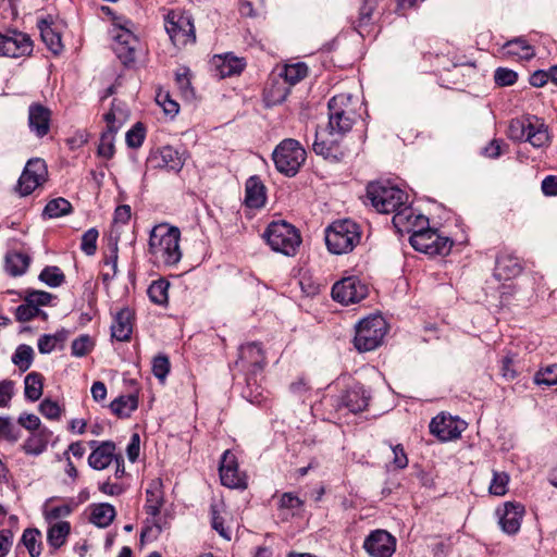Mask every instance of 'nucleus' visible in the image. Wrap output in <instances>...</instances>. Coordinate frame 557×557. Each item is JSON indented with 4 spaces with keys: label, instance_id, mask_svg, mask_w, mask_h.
<instances>
[{
    "label": "nucleus",
    "instance_id": "f257e3e1",
    "mask_svg": "<svg viewBox=\"0 0 557 557\" xmlns=\"http://www.w3.org/2000/svg\"><path fill=\"white\" fill-rule=\"evenodd\" d=\"M329 124L327 129L323 132L315 131V140L313 143V151L322 156L324 159L338 162L345 153L341 150L334 138H324L327 132L331 137L334 135H345L348 133L357 121V112L355 109L354 98L348 94H339L332 97L327 104Z\"/></svg>",
    "mask_w": 557,
    "mask_h": 557
},
{
    "label": "nucleus",
    "instance_id": "f03ea898",
    "mask_svg": "<svg viewBox=\"0 0 557 557\" xmlns=\"http://www.w3.org/2000/svg\"><path fill=\"white\" fill-rule=\"evenodd\" d=\"M181 232L175 226L159 224L150 232L149 252L165 265H175L182 258Z\"/></svg>",
    "mask_w": 557,
    "mask_h": 557
},
{
    "label": "nucleus",
    "instance_id": "7ed1b4c3",
    "mask_svg": "<svg viewBox=\"0 0 557 557\" xmlns=\"http://www.w3.org/2000/svg\"><path fill=\"white\" fill-rule=\"evenodd\" d=\"M508 135L512 140L530 143L534 148L548 147L553 137L548 125L536 115L511 120Z\"/></svg>",
    "mask_w": 557,
    "mask_h": 557
},
{
    "label": "nucleus",
    "instance_id": "20e7f679",
    "mask_svg": "<svg viewBox=\"0 0 557 557\" xmlns=\"http://www.w3.org/2000/svg\"><path fill=\"white\" fill-rule=\"evenodd\" d=\"M360 238L359 225L348 219L333 222L325 231L327 249L335 255L351 251L360 242Z\"/></svg>",
    "mask_w": 557,
    "mask_h": 557
},
{
    "label": "nucleus",
    "instance_id": "39448f33",
    "mask_svg": "<svg viewBox=\"0 0 557 557\" xmlns=\"http://www.w3.org/2000/svg\"><path fill=\"white\" fill-rule=\"evenodd\" d=\"M263 237L272 250L285 256H295L301 244L298 230L285 221L271 222Z\"/></svg>",
    "mask_w": 557,
    "mask_h": 557
},
{
    "label": "nucleus",
    "instance_id": "423d86ee",
    "mask_svg": "<svg viewBox=\"0 0 557 557\" xmlns=\"http://www.w3.org/2000/svg\"><path fill=\"white\" fill-rule=\"evenodd\" d=\"M367 197L375 210L384 214H395L408 201V195L403 189L384 183H370Z\"/></svg>",
    "mask_w": 557,
    "mask_h": 557
},
{
    "label": "nucleus",
    "instance_id": "0eeeda50",
    "mask_svg": "<svg viewBox=\"0 0 557 557\" xmlns=\"http://www.w3.org/2000/svg\"><path fill=\"white\" fill-rule=\"evenodd\" d=\"M306 150L293 138L282 140L274 149L272 159L276 170L286 175L295 176L306 161Z\"/></svg>",
    "mask_w": 557,
    "mask_h": 557
},
{
    "label": "nucleus",
    "instance_id": "6e6552de",
    "mask_svg": "<svg viewBox=\"0 0 557 557\" xmlns=\"http://www.w3.org/2000/svg\"><path fill=\"white\" fill-rule=\"evenodd\" d=\"M387 332L385 320L381 315H372L361 320L356 326L354 338L358 351H370L379 347Z\"/></svg>",
    "mask_w": 557,
    "mask_h": 557
},
{
    "label": "nucleus",
    "instance_id": "1a4fd4ad",
    "mask_svg": "<svg viewBox=\"0 0 557 557\" xmlns=\"http://www.w3.org/2000/svg\"><path fill=\"white\" fill-rule=\"evenodd\" d=\"M409 243L414 250L429 256H446L453 247V242L448 237L441 236L428 226L414 230Z\"/></svg>",
    "mask_w": 557,
    "mask_h": 557
},
{
    "label": "nucleus",
    "instance_id": "9d476101",
    "mask_svg": "<svg viewBox=\"0 0 557 557\" xmlns=\"http://www.w3.org/2000/svg\"><path fill=\"white\" fill-rule=\"evenodd\" d=\"M165 30L172 42L180 47L196 41L195 26L189 13L172 10L164 20Z\"/></svg>",
    "mask_w": 557,
    "mask_h": 557
},
{
    "label": "nucleus",
    "instance_id": "9b49d317",
    "mask_svg": "<svg viewBox=\"0 0 557 557\" xmlns=\"http://www.w3.org/2000/svg\"><path fill=\"white\" fill-rule=\"evenodd\" d=\"M48 177V169L45 160L32 158L27 161L15 186V191L25 197L41 186Z\"/></svg>",
    "mask_w": 557,
    "mask_h": 557
},
{
    "label": "nucleus",
    "instance_id": "f8f14e48",
    "mask_svg": "<svg viewBox=\"0 0 557 557\" xmlns=\"http://www.w3.org/2000/svg\"><path fill=\"white\" fill-rule=\"evenodd\" d=\"M34 44L30 36L17 29L0 33V57L22 58L33 52Z\"/></svg>",
    "mask_w": 557,
    "mask_h": 557
},
{
    "label": "nucleus",
    "instance_id": "ddd939ff",
    "mask_svg": "<svg viewBox=\"0 0 557 557\" xmlns=\"http://www.w3.org/2000/svg\"><path fill=\"white\" fill-rule=\"evenodd\" d=\"M368 293V286L357 276L344 277L332 287L333 299L346 306L361 301Z\"/></svg>",
    "mask_w": 557,
    "mask_h": 557
},
{
    "label": "nucleus",
    "instance_id": "4468645a",
    "mask_svg": "<svg viewBox=\"0 0 557 557\" xmlns=\"http://www.w3.org/2000/svg\"><path fill=\"white\" fill-rule=\"evenodd\" d=\"M221 483L230 488L245 490L247 487L246 475L238 470L237 458L231 450H225L222 455L220 467Z\"/></svg>",
    "mask_w": 557,
    "mask_h": 557
},
{
    "label": "nucleus",
    "instance_id": "2eb2a0df",
    "mask_svg": "<svg viewBox=\"0 0 557 557\" xmlns=\"http://www.w3.org/2000/svg\"><path fill=\"white\" fill-rule=\"evenodd\" d=\"M127 24H131V22L127 21L125 25L120 26L114 34V50L117 58L125 65L135 61L136 50L139 46L138 38L127 27Z\"/></svg>",
    "mask_w": 557,
    "mask_h": 557
},
{
    "label": "nucleus",
    "instance_id": "dca6fc26",
    "mask_svg": "<svg viewBox=\"0 0 557 557\" xmlns=\"http://www.w3.org/2000/svg\"><path fill=\"white\" fill-rule=\"evenodd\" d=\"M363 548L371 557H392L396 539L385 530H374L366 537Z\"/></svg>",
    "mask_w": 557,
    "mask_h": 557
},
{
    "label": "nucleus",
    "instance_id": "f3484780",
    "mask_svg": "<svg viewBox=\"0 0 557 557\" xmlns=\"http://www.w3.org/2000/svg\"><path fill=\"white\" fill-rule=\"evenodd\" d=\"M393 225L399 234L412 235L414 230L429 225V220L422 214H416L407 203L393 216Z\"/></svg>",
    "mask_w": 557,
    "mask_h": 557
},
{
    "label": "nucleus",
    "instance_id": "a211bd4d",
    "mask_svg": "<svg viewBox=\"0 0 557 557\" xmlns=\"http://www.w3.org/2000/svg\"><path fill=\"white\" fill-rule=\"evenodd\" d=\"M463 422L453 417L438 414L430 423V432L441 441L458 438L463 431Z\"/></svg>",
    "mask_w": 557,
    "mask_h": 557
},
{
    "label": "nucleus",
    "instance_id": "6ab92c4d",
    "mask_svg": "<svg viewBox=\"0 0 557 557\" xmlns=\"http://www.w3.org/2000/svg\"><path fill=\"white\" fill-rule=\"evenodd\" d=\"M245 66V60L237 58L232 53L216 54L211 60L212 71L219 78L238 75L243 72Z\"/></svg>",
    "mask_w": 557,
    "mask_h": 557
},
{
    "label": "nucleus",
    "instance_id": "aec40b11",
    "mask_svg": "<svg viewBox=\"0 0 557 557\" xmlns=\"http://www.w3.org/2000/svg\"><path fill=\"white\" fill-rule=\"evenodd\" d=\"M51 111L40 104L32 103L28 108V126L38 138L45 137L50 131Z\"/></svg>",
    "mask_w": 557,
    "mask_h": 557
},
{
    "label": "nucleus",
    "instance_id": "412c9836",
    "mask_svg": "<svg viewBox=\"0 0 557 557\" xmlns=\"http://www.w3.org/2000/svg\"><path fill=\"white\" fill-rule=\"evenodd\" d=\"M238 361L251 373L262 371L265 366V357L260 344L253 342L240 346Z\"/></svg>",
    "mask_w": 557,
    "mask_h": 557
},
{
    "label": "nucleus",
    "instance_id": "4be33fe9",
    "mask_svg": "<svg viewBox=\"0 0 557 557\" xmlns=\"http://www.w3.org/2000/svg\"><path fill=\"white\" fill-rule=\"evenodd\" d=\"M369 399L370 396L363 386L355 384L341 396L339 406L347 408L352 413H358L368 407Z\"/></svg>",
    "mask_w": 557,
    "mask_h": 557
},
{
    "label": "nucleus",
    "instance_id": "5701e85b",
    "mask_svg": "<svg viewBox=\"0 0 557 557\" xmlns=\"http://www.w3.org/2000/svg\"><path fill=\"white\" fill-rule=\"evenodd\" d=\"M134 312L129 308L121 309L111 325V336L119 342H128L133 333Z\"/></svg>",
    "mask_w": 557,
    "mask_h": 557
},
{
    "label": "nucleus",
    "instance_id": "b1692460",
    "mask_svg": "<svg viewBox=\"0 0 557 557\" xmlns=\"http://www.w3.org/2000/svg\"><path fill=\"white\" fill-rule=\"evenodd\" d=\"M115 444L111 441L101 442L88 457V465L95 470L108 468L117 457Z\"/></svg>",
    "mask_w": 557,
    "mask_h": 557
},
{
    "label": "nucleus",
    "instance_id": "393cba45",
    "mask_svg": "<svg viewBox=\"0 0 557 557\" xmlns=\"http://www.w3.org/2000/svg\"><path fill=\"white\" fill-rule=\"evenodd\" d=\"M267 200L265 186L259 176H250L245 185V203L251 209H260Z\"/></svg>",
    "mask_w": 557,
    "mask_h": 557
},
{
    "label": "nucleus",
    "instance_id": "a878e982",
    "mask_svg": "<svg viewBox=\"0 0 557 557\" xmlns=\"http://www.w3.org/2000/svg\"><path fill=\"white\" fill-rule=\"evenodd\" d=\"M524 508L520 504L507 503L504 512L499 518L502 530L507 534H515L519 531Z\"/></svg>",
    "mask_w": 557,
    "mask_h": 557
},
{
    "label": "nucleus",
    "instance_id": "bb28decb",
    "mask_svg": "<svg viewBox=\"0 0 557 557\" xmlns=\"http://www.w3.org/2000/svg\"><path fill=\"white\" fill-rule=\"evenodd\" d=\"M152 160L157 162L156 166L166 169L168 171L178 172L184 165L182 156L171 146L160 148Z\"/></svg>",
    "mask_w": 557,
    "mask_h": 557
},
{
    "label": "nucleus",
    "instance_id": "cd10ccee",
    "mask_svg": "<svg viewBox=\"0 0 557 557\" xmlns=\"http://www.w3.org/2000/svg\"><path fill=\"white\" fill-rule=\"evenodd\" d=\"M164 504L162 483L159 480H154L150 483L146 490V505L145 510L147 515L156 518L159 516L160 510Z\"/></svg>",
    "mask_w": 557,
    "mask_h": 557
},
{
    "label": "nucleus",
    "instance_id": "c85d7f7f",
    "mask_svg": "<svg viewBox=\"0 0 557 557\" xmlns=\"http://www.w3.org/2000/svg\"><path fill=\"white\" fill-rule=\"evenodd\" d=\"M40 36L47 48L55 55L63 51L61 33L55 26L47 21H40L38 24Z\"/></svg>",
    "mask_w": 557,
    "mask_h": 557
},
{
    "label": "nucleus",
    "instance_id": "c756f323",
    "mask_svg": "<svg viewBox=\"0 0 557 557\" xmlns=\"http://www.w3.org/2000/svg\"><path fill=\"white\" fill-rule=\"evenodd\" d=\"M522 268L516 257L504 255L496 259L495 276L498 280H510L520 274Z\"/></svg>",
    "mask_w": 557,
    "mask_h": 557
},
{
    "label": "nucleus",
    "instance_id": "7c9ffc66",
    "mask_svg": "<svg viewBox=\"0 0 557 557\" xmlns=\"http://www.w3.org/2000/svg\"><path fill=\"white\" fill-rule=\"evenodd\" d=\"M71 532V525L67 521H58L51 524L47 531V542L53 550L62 547Z\"/></svg>",
    "mask_w": 557,
    "mask_h": 557
},
{
    "label": "nucleus",
    "instance_id": "2f4dec72",
    "mask_svg": "<svg viewBox=\"0 0 557 557\" xmlns=\"http://www.w3.org/2000/svg\"><path fill=\"white\" fill-rule=\"evenodd\" d=\"M51 432L47 429L33 433L23 444L25 454L38 456L42 454L48 445Z\"/></svg>",
    "mask_w": 557,
    "mask_h": 557
},
{
    "label": "nucleus",
    "instance_id": "473e14b6",
    "mask_svg": "<svg viewBox=\"0 0 557 557\" xmlns=\"http://www.w3.org/2000/svg\"><path fill=\"white\" fill-rule=\"evenodd\" d=\"M504 54L517 57L519 59L530 60L534 57V49L522 37L507 41L503 46Z\"/></svg>",
    "mask_w": 557,
    "mask_h": 557
},
{
    "label": "nucleus",
    "instance_id": "72a5a7b5",
    "mask_svg": "<svg viewBox=\"0 0 557 557\" xmlns=\"http://www.w3.org/2000/svg\"><path fill=\"white\" fill-rule=\"evenodd\" d=\"M115 515V508L111 504L101 503L91 507L90 521L99 528H107L114 520Z\"/></svg>",
    "mask_w": 557,
    "mask_h": 557
},
{
    "label": "nucleus",
    "instance_id": "f704fd0d",
    "mask_svg": "<svg viewBox=\"0 0 557 557\" xmlns=\"http://www.w3.org/2000/svg\"><path fill=\"white\" fill-rule=\"evenodd\" d=\"M137 407L138 398L133 394L122 395L110 404L112 412L119 418H128Z\"/></svg>",
    "mask_w": 557,
    "mask_h": 557
},
{
    "label": "nucleus",
    "instance_id": "c9c22d12",
    "mask_svg": "<svg viewBox=\"0 0 557 557\" xmlns=\"http://www.w3.org/2000/svg\"><path fill=\"white\" fill-rule=\"evenodd\" d=\"M379 0H363L362 4L359 9V16L356 22H354V28L360 34L363 35V29L370 26L373 22V13L377 8Z\"/></svg>",
    "mask_w": 557,
    "mask_h": 557
},
{
    "label": "nucleus",
    "instance_id": "e433bc0d",
    "mask_svg": "<svg viewBox=\"0 0 557 557\" xmlns=\"http://www.w3.org/2000/svg\"><path fill=\"white\" fill-rule=\"evenodd\" d=\"M308 75V66L304 62H297L293 64L284 65L283 70L278 74V77L284 79V83L289 86L296 85Z\"/></svg>",
    "mask_w": 557,
    "mask_h": 557
},
{
    "label": "nucleus",
    "instance_id": "4c0bfd02",
    "mask_svg": "<svg viewBox=\"0 0 557 557\" xmlns=\"http://www.w3.org/2000/svg\"><path fill=\"white\" fill-rule=\"evenodd\" d=\"M24 394L30 401L38 400L42 395L44 376L38 372H30L24 380Z\"/></svg>",
    "mask_w": 557,
    "mask_h": 557
},
{
    "label": "nucleus",
    "instance_id": "58836bf2",
    "mask_svg": "<svg viewBox=\"0 0 557 557\" xmlns=\"http://www.w3.org/2000/svg\"><path fill=\"white\" fill-rule=\"evenodd\" d=\"M30 258L22 252H10L5 257V269L12 276H18L26 272Z\"/></svg>",
    "mask_w": 557,
    "mask_h": 557
},
{
    "label": "nucleus",
    "instance_id": "ea45409f",
    "mask_svg": "<svg viewBox=\"0 0 557 557\" xmlns=\"http://www.w3.org/2000/svg\"><path fill=\"white\" fill-rule=\"evenodd\" d=\"M22 543L27 548L30 557H39L41 554V533L38 529H26L22 535Z\"/></svg>",
    "mask_w": 557,
    "mask_h": 557
},
{
    "label": "nucleus",
    "instance_id": "a19ab883",
    "mask_svg": "<svg viewBox=\"0 0 557 557\" xmlns=\"http://www.w3.org/2000/svg\"><path fill=\"white\" fill-rule=\"evenodd\" d=\"M72 211V205L65 198H55L50 200L45 209L44 215L49 219H55L69 214Z\"/></svg>",
    "mask_w": 557,
    "mask_h": 557
},
{
    "label": "nucleus",
    "instance_id": "79ce46f5",
    "mask_svg": "<svg viewBox=\"0 0 557 557\" xmlns=\"http://www.w3.org/2000/svg\"><path fill=\"white\" fill-rule=\"evenodd\" d=\"M169 286L170 283L164 278L153 281L147 289L149 299L156 305H165L168 302Z\"/></svg>",
    "mask_w": 557,
    "mask_h": 557
},
{
    "label": "nucleus",
    "instance_id": "37998d69",
    "mask_svg": "<svg viewBox=\"0 0 557 557\" xmlns=\"http://www.w3.org/2000/svg\"><path fill=\"white\" fill-rule=\"evenodd\" d=\"M34 359V349L29 345L22 344L12 356V362L20 369V371H27Z\"/></svg>",
    "mask_w": 557,
    "mask_h": 557
},
{
    "label": "nucleus",
    "instance_id": "c03bdc74",
    "mask_svg": "<svg viewBox=\"0 0 557 557\" xmlns=\"http://www.w3.org/2000/svg\"><path fill=\"white\" fill-rule=\"evenodd\" d=\"M39 280L50 287H59L64 283L65 276L60 268L50 265L40 272Z\"/></svg>",
    "mask_w": 557,
    "mask_h": 557
},
{
    "label": "nucleus",
    "instance_id": "a18cd8bd",
    "mask_svg": "<svg viewBox=\"0 0 557 557\" xmlns=\"http://www.w3.org/2000/svg\"><path fill=\"white\" fill-rule=\"evenodd\" d=\"M123 116V110L117 107L115 104V100H113L111 110L104 114V121L107 123L106 132L116 133L120 128Z\"/></svg>",
    "mask_w": 557,
    "mask_h": 557
},
{
    "label": "nucleus",
    "instance_id": "49530a36",
    "mask_svg": "<svg viewBox=\"0 0 557 557\" xmlns=\"http://www.w3.org/2000/svg\"><path fill=\"white\" fill-rule=\"evenodd\" d=\"M92 338L87 334L81 335L72 342V355L75 357H84L92 349Z\"/></svg>",
    "mask_w": 557,
    "mask_h": 557
},
{
    "label": "nucleus",
    "instance_id": "de8ad7c7",
    "mask_svg": "<svg viewBox=\"0 0 557 557\" xmlns=\"http://www.w3.org/2000/svg\"><path fill=\"white\" fill-rule=\"evenodd\" d=\"M537 385L552 386L557 384V364H550L540 370L534 375Z\"/></svg>",
    "mask_w": 557,
    "mask_h": 557
},
{
    "label": "nucleus",
    "instance_id": "09e8293b",
    "mask_svg": "<svg viewBox=\"0 0 557 557\" xmlns=\"http://www.w3.org/2000/svg\"><path fill=\"white\" fill-rule=\"evenodd\" d=\"M20 438V431L9 417L0 418V440L15 443Z\"/></svg>",
    "mask_w": 557,
    "mask_h": 557
},
{
    "label": "nucleus",
    "instance_id": "8fccbe9b",
    "mask_svg": "<svg viewBox=\"0 0 557 557\" xmlns=\"http://www.w3.org/2000/svg\"><path fill=\"white\" fill-rule=\"evenodd\" d=\"M39 314H42L44 317H46L45 312H42L39 308H36L35 306H33L25 299H24V302L15 309V318L20 322L30 321L32 319H34L35 317H37Z\"/></svg>",
    "mask_w": 557,
    "mask_h": 557
},
{
    "label": "nucleus",
    "instance_id": "3c124183",
    "mask_svg": "<svg viewBox=\"0 0 557 557\" xmlns=\"http://www.w3.org/2000/svg\"><path fill=\"white\" fill-rule=\"evenodd\" d=\"M99 233L97 228L91 227L82 236L81 249L87 256H94L97 250V239Z\"/></svg>",
    "mask_w": 557,
    "mask_h": 557
},
{
    "label": "nucleus",
    "instance_id": "603ef678",
    "mask_svg": "<svg viewBox=\"0 0 557 557\" xmlns=\"http://www.w3.org/2000/svg\"><path fill=\"white\" fill-rule=\"evenodd\" d=\"M114 135L112 132H103L98 146V154L111 159L114 154Z\"/></svg>",
    "mask_w": 557,
    "mask_h": 557
},
{
    "label": "nucleus",
    "instance_id": "864d4df0",
    "mask_svg": "<svg viewBox=\"0 0 557 557\" xmlns=\"http://www.w3.org/2000/svg\"><path fill=\"white\" fill-rule=\"evenodd\" d=\"M39 412L49 420H59L61 418L62 408L57 401L45 398L39 405Z\"/></svg>",
    "mask_w": 557,
    "mask_h": 557
},
{
    "label": "nucleus",
    "instance_id": "5fc2aeb1",
    "mask_svg": "<svg viewBox=\"0 0 557 557\" xmlns=\"http://www.w3.org/2000/svg\"><path fill=\"white\" fill-rule=\"evenodd\" d=\"M145 139V127L138 122L126 133V144L131 148H139Z\"/></svg>",
    "mask_w": 557,
    "mask_h": 557
},
{
    "label": "nucleus",
    "instance_id": "6e6d98bb",
    "mask_svg": "<svg viewBox=\"0 0 557 557\" xmlns=\"http://www.w3.org/2000/svg\"><path fill=\"white\" fill-rule=\"evenodd\" d=\"M24 298L36 308H39L40 306H47L50 304L54 296L44 290H26Z\"/></svg>",
    "mask_w": 557,
    "mask_h": 557
},
{
    "label": "nucleus",
    "instance_id": "4d7b16f0",
    "mask_svg": "<svg viewBox=\"0 0 557 557\" xmlns=\"http://www.w3.org/2000/svg\"><path fill=\"white\" fill-rule=\"evenodd\" d=\"M161 532L162 528L156 518H152V520L147 519V524L140 532V542L144 543L145 541H154L159 537Z\"/></svg>",
    "mask_w": 557,
    "mask_h": 557
},
{
    "label": "nucleus",
    "instance_id": "13d9d810",
    "mask_svg": "<svg viewBox=\"0 0 557 557\" xmlns=\"http://www.w3.org/2000/svg\"><path fill=\"white\" fill-rule=\"evenodd\" d=\"M508 475L504 472H494L493 480L490 485V492L496 496H503L507 492Z\"/></svg>",
    "mask_w": 557,
    "mask_h": 557
},
{
    "label": "nucleus",
    "instance_id": "bf43d9fd",
    "mask_svg": "<svg viewBox=\"0 0 557 557\" xmlns=\"http://www.w3.org/2000/svg\"><path fill=\"white\" fill-rule=\"evenodd\" d=\"M494 79L498 86H511L517 82L518 74L510 69L498 67L495 71Z\"/></svg>",
    "mask_w": 557,
    "mask_h": 557
},
{
    "label": "nucleus",
    "instance_id": "052dcab7",
    "mask_svg": "<svg viewBox=\"0 0 557 557\" xmlns=\"http://www.w3.org/2000/svg\"><path fill=\"white\" fill-rule=\"evenodd\" d=\"M170 371V361L169 358L164 355H159L153 358L152 361V372L156 377L161 381H164Z\"/></svg>",
    "mask_w": 557,
    "mask_h": 557
},
{
    "label": "nucleus",
    "instance_id": "680f3d73",
    "mask_svg": "<svg viewBox=\"0 0 557 557\" xmlns=\"http://www.w3.org/2000/svg\"><path fill=\"white\" fill-rule=\"evenodd\" d=\"M156 100L166 114L175 115L180 110L178 103L172 100L168 92H159Z\"/></svg>",
    "mask_w": 557,
    "mask_h": 557
},
{
    "label": "nucleus",
    "instance_id": "e2e57ef3",
    "mask_svg": "<svg viewBox=\"0 0 557 557\" xmlns=\"http://www.w3.org/2000/svg\"><path fill=\"white\" fill-rule=\"evenodd\" d=\"M268 96L273 103L283 102L289 94V87L281 86L278 83L267 88Z\"/></svg>",
    "mask_w": 557,
    "mask_h": 557
},
{
    "label": "nucleus",
    "instance_id": "0e129e2a",
    "mask_svg": "<svg viewBox=\"0 0 557 557\" xmlns=\"http://www.w3.org/2000/svg\"><path fill=\"white\" fill-rule=\"evenodd\" d=\"M211 510V521L212 528L219 532V534L225 539H230L227 531L223 527V519L220 516L219 506L216 504H212L210 507Z\"/></svg>",
    "mask_w": 557,
    "mask_h": 557
},
{
    "label": "nucleus",
    "instance_id": "69168bd1",
    "mask_svg": "<svg viewBox=\"0 0 557 557\" xmlns=\"http://www.w3.org/2000/svg\"><path fill=\"white\" fill-rule=\"evenodd\" d=\"M393 450V465L396 469H405L408 466V457L405 453L403 445L397 444L395 446L391 445Z\"/></svg>",
    "mask_w": 557,
    "mask_h": 557
},
{
    "label": "nucleus",
    "instance_id": "338daca9",
    "mask_svg": "<svg viewBox=\"0 0 557 557\" xmlns=\"http://www.w3.org/2000/svg\"><path fill=\"white\" fill-rule=\"evenodd\" d=\"M17 422L28 431H36L40 426V419L34 413H22Z\"/></svg>",
    "mask_w": 557,
    "mask_h": 557
},
{
    "label": "nucleus",
    "instance_id": "774afa93",
    "mask_svg": "<svg viewBox=\"0 0 557 557\" xmlns=\"http://www.w3.org/2000/svg\"><path fill=\"white\" fill-rule=\"evenodd\" d=\"M14 384L12 381L0 382V407H7L13 396Z\"/></svg>",
    "mask_w": 557,
    "mask_h": 557
}]
</instances>
